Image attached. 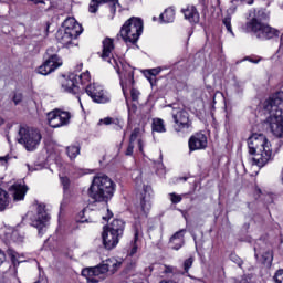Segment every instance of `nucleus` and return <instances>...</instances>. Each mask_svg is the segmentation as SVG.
Returning a JSON list of instances; mask_svg holds the SVG:
<instances>
[{
	"mask_svg": "<svg viewBox=\"0 0 283 283\" xmlns=\"http://www.w3.org/2000/svg\"><path fill=\"white\" fill-rule=\"evenodd\" d=\"M263 109L270 114L263 122L264 127L276 138H283V92H276L265 99Z\"/></svg>",
	"mask_w": 283,
	"mask_h": 283,
	"instance_id": "obj_1",
	"label": "nucleus"
},
{
	"mask_svg": "<svg viewBox=\"0 0 283 283\" xmlns=\"http://www.w3.org/2000/svg\"><path fill=\"white\" fill-rule=\"evenodd\" d=\"M112 50H114V41L109 38L104 39L102 59L103 61H108V63L113 65V67L116 70L119 76L123 94L125 95V88L133 87L135 83L134 67H132V65H129V63H127L123 57H109L112 54Z\"/></svg>",
	"mask_w": 283,
	"mask_h": 283,
	"instance_id": "obj_2",
	"label": "nucleus"
},
{
	"mask_svg": "<svg viewBox=\"0 0 283 283\" xmlns=\"http://www.w3.org/2000/svg\"><path fill=\"white\" fill-rule=\"evenodd\" d=\"M249 154L252 156V165L264 167L270 160H273V150L271 143L264 134L254 133L248 138Z\"/></svg>",
	"mask_w": 283,
	"mask_h": 283,
	"instance_id": "obj_3",
	"label": "nucleus"
},
{
	"mask_svg": "<svg viewBox=\"0 0 283 283\" xmlns=\"http://www.w3.org/2000/svg\"><path fill=\"white\" fill-rule=\"evenodd\" d=\"M114 191H116V185L105 174H97L88 188V196L94 202H109L114 198Z\"/></svg>",
	"mask_w": 283,
	"mask_h": 283,
	"instance_id": "obj_4",
	"label": "nucleus"
},
{
	"mask_svg": "<svg viewBox=\"0 0 283 283\" xmlns=\"http://www.w3.org/2000/svg\"><path fill=\"white\" fill-rule=\"evenodd\" d=\"M263 19H266V13L259 11L258 15L247 23V32H251L252 36H255L259 41H269V39L280 36V31L262 22Z\"/></svg>",
	"mask_w": 283,
	"mask_h": 283,
	"instance_id": "obj_5",
	"label": "nucleus"
},
{
	"mask_svg": "<svg viewBox=\"0 0 283 283\" xmlns=\"http://www.w3.org/2000/svg\"><path fill=\"white\" fill-rule=\"evenodd\" d=\"M123 262H119L115 258L106 259L102 264L95 268H85L82 270L83 277H86L88 283H98L101 280L105 279V273H116Z\"/></svg>",
	"mask_w": 283,
	"mask_h": 283,
	"instance_id": "obj_6",
	"label": "nucleus"
},
{
	"mask_svg": "<svg viewBox=\"0 0 283 283\" xmlns=\"http://www.w3.org/2000/svg\"><path fill=\"white\" fill-rule=\"evenodd\" d=\"M143 34V19L132 17L120 28L119 36L127 46L136 45Z\"/></svg>",
	"mask_w": 283,
	"mask_h": 283,
	"instance_id": "obj_7",
	"label": "nucleus"
},
{
	"mask_svg": "<svg viewBox=\"0 0 283 283\" xmlns=\"http://www.w3.org/2000/svg\"><path fill=\"white\" fill-rule=\"evenodd\" d=\"M88 81H90V71L81 73L80 75H77L76 73H71L69 75V78H66L62 83V90L67 94H73V96H76L81 107H83V104L81 103V95H80L81 87H78V83H81V85H85L86 83H88Z\"/></svg>",
	"mask_w": 283,
	"mask_h": 283,
	"instance_id": "obj_8",
	"label": "nucleus"
},
{
	"mask_svg": "<svg viewBox=\"0 0 283 283\" xmlns=\"http://www.w3.org/2000/svg\"><path fill=\"white\" fill-rule=\"evenodd\" d=\"M41 132L29 126H20L18 133V143L23 145L27 151H34L38 145H41Z\"/></svg>",
	"mask_w": 283,
	"mask_h": 283,
	"instance_id": "obj_9",
	"label": "nucleus"
},
{
	"mask_svg": "<svg viewBox=\"0 0 283 283\" xmlns=\"http://www.w3.org/2000/svg\"><path fill=\"white\" fill-rule=\"evenodd\" d=\"M59 49L54 46H50L46 49L44 55V63L38 67V74H42V76H48V74H52L55 70H59L61 65H63V60L57 54Z\"/></svg>",
	"mask_w": 283,
	"mask_h": 283,
	"instance_id": "obj_10",
	"label": "nucleus"
},
{
	"mask_svg": "<svg viewBox=\"0 0 283 283\" xmlns=\"http://www.w3.org/2000/svg\"><path fill=\"white\" fill-rule=\"evenodd\" d=\"M27 218H29L31 227L38 229L39 235H43L45 227L50 221V214L45 211V206L39 205L36 214L28 212Z\"/></svg>",
	"mask_w": 283,
	"mask_h": 283,
	"instance_id": "obj_11",
	"label": "nucleus"
},
{
	"mask_svg": "<svg viewBox=\"0 0 283 283\" xmlns=\"http://www.w3.org/2000/svg\"><path fill=\"white\" fill-rule=\"evenodd\" d=\"M46 118L50 127L56 129L59 127H65V125H70L72 114L67 111L55 108L54 111L48 113Z\"/></svg>",
	"mask_w": 283,
	"mask_h": 283,
	"instance_id": "obj_12",
	"label": "nucleus"
},
{
	"mask_svg": "<svg viewBox=\"0 0 283 283\" xmlns=\"http://www.w3.org/2000/svg\"><path fill=\"white\" fill-rule=\"evenodd\" d=\"M85 92L87 96L92 98L93 103H109V93L103 90V86H101V84H90L86 86Z\"/></svg>",
	"mask_w": 283,
	"mask_h": 283,
	"instance_id": "obj_13",
	"label": "nucleus"
},
{
	"mask_svg": "<svg viewBox=\"0 0 283 283\" xmlns=\"http://www.w3.org/2000/svg\"><path fill=\"white\" fill-rule=\"evenodd\" d=\"M171 116L175 123V130L182 132V129H189L191 122L189 120V113L185 109H172Z\"/></svg>",
	"mask_w": 283,
	"mask_h": 283,
	"instance_id": "obj_14",
	"label": "nucleus"
},
{
	"mask_svg": "<svg viewBox=\"0 0 283 283\" xmlns=\"http://www.w3.org/2000/svg\"><path fill=\"white\" fill-rule=\"evenodd\" d=\"M151 198H154L151 186H144L139 199V207L143 216H147L151 210Z\"/></svg>",
	"mask_w": 283,
	"mask_h": 283,
	"instance_id": "obj_15",
	"label": "nucleus"
},
{
	"mask_svg": "<svg viewBox=\"0 0 283 283\" xmlns=\"http://www.w3.org/2000/svg\"><path fill=\"white\" fill-rule=\"evenodd\" d=\"M208 140L205 133H196L188 140L189 151H199L201 149H207Z\"/></svg>",
	"mask_w": 283,
	"mask_h": 283,
	"instance_id": "obj_16",
	"label": "nucleus"
},
{
	"mask_svg": "<svg viewBox=\"0 0 283 283\" xmlns=\"http://www.w3.org/2000/svg\"><path fill=\"white\" fill-rule=\"evenodd\" d=\"M254 258L265 266H271V263L273 262V252H271V250H264V247H260V243H255Z\"/></svg>",
	"mask_w": 283,
	"mask_h": 283,
	"instance_id": "obj_17",
	"label": "nucleus"
},
{
	"mask_svg": "<svg viewBox=\"0 0 283 283\" xmlns=\"http://www.w3.org/2000/svg\"><path fill=\"white\" fill-rule=\"evenodd\" d=\"M56 39L59 43H61L64 48H73V41H76V39H78V31H60L56 34Z\"/></svg>",
	"mask_w": 283,
	"mask_h": 283,
	"instance_id": "obj_18",
	"label": "nucleus"
},
{
	"mask_svg": "<svg viewBox=\"0 0 283 283\" xmlns=\"http://www.w3.org/2000/svg\"><path fill=\"white\" fill-rule=\"evenodd\" d=\"M120 238L123 237H118V234H115L114 232L106 230V227H104V231L102 233V240H103V245L108 251H112V249H115V247L118 245V242H120Z\"/></svg>",
	"mask_w": 283,
	"mask_h": 283,
	"instance_id": "obj_19",
	"label": "nucleus"
},
{
	"mask_svg": "<svg viewBox=\"0 0 283 283\" xmlns=\"http://www.w3.org/2000/svg\"><path fill=\"white\" fill-rule=\"evenodd\" d=\"M187 233L186 229H181L177 231L171 238H170V249L174 251H180L182 247H185V234Z\"/></svg>",
	"mask_w": 283,
	"mask_h": 283,
	"instance_id": "obj_20",
	"label": "nucleus"
},
{
	"mask_svg": "<svg viewBox=\"0 0 283 283\" xmlns=\"http://www.w3.org/2000/svg\"><path fill=\"white\" fill-rule=\"evenodd\" d=\"M10 191H12L13 200L21 201L24 200L28 193V186L23 185V182H15L10 187Z\"/></svg>",
	"mask_w": 283,
	"mask_h": 283,
	"instance_id": "obj_21",
	"label": "nucleus"
},
{
	"mask_svg": "<svg viewBox=\"0 0 283 283\" xmlns=\"http://www.w3.org/2000/svg\"><path fill=\"white\" fill-rule=\"evenodd\" d=\"M62 28L64 29V32H77L78 36L83 34V27L76 22V19L74 18H67L64 20Z\"/></svg>",
	"mask_w": 283,
	"mask_h": 283,
	"instance_id": "obj_22",
	"label": "nucleus"
},
{
	"mask_svg": "<svg viewBox=\"0 0 283 283\" xmlns=\"http://www.w3.org/2000/svg\"><path fill=\"white\" fill-rule=\"evenodd\" d=\"M108 231H111V233H115L117 238H123V234L125 233V221L122 219L113 220L108 226Z\"/></svg>",
	"mask_w": 283,
	"mask_h": 283,
	"instance_id": "obj_23",
	"label": "nucleus"
},
{
	"mask_svg": "<svg viewBox=\"0 0 283 283\" xmlns=\"http://www.w3.org/2000/svg\"><path fill=\"white\" fill-rule=\"evenodd\" d=\"M181 12L190 23H198L200 21V13H198V9L193 6L182 9Z\"/></svg>",
	"mask_w": 283,
	"mask_h": 283,
	"instance_id": "obj_24",
	"label": "nucleus"
},
{
	"mask_svg": "<svg viewBox=\"0 0 283 283\" xmlns=\"http://www.w3.org/2000/svg\"><path fill=\"white\" fill-rule=\"evenodd\" d=\"M102 123L103 125H114V129H117V130L123 129V126L125 125V122H123V119L118 117H106L99 120V125Z\"/></svg>",
	"mask_w": 283,
	"mask_h": 283,
	"instance_id": "obj_25",
	"label": "nucleus"
},
{
	"mask_svg": "<svg viewBox=\"0 0 283 283\" xmlns=\"http://www.w3.org/2000/svg\"><path fill=\"white\" fill-rule=\"evenodd\" d=\"M159 19L161 23H174L176 21V10L174 8L166 9L160 15Z\"/></svg>",
	"mask_w": 283,
	"mask_h": 283,
	"instance_id": "obj_26",
	"label": "nucleus"
},
{
	"mask_svg": "<svg viewBox=\"0 0 283 283\" xmlns=\"http://www.w3.org/2000/svg\"><path fill=\"white\" fill-rule=\"evenodd\" d=\"M8 207H10V195L3 188H0V213L6 211Z\"/></svg>",
	"mask_w": 283,
	"mask_h": 283,
	"instance_id": "obj_27",
	"label": "nucleus"
},
{
	"mask_svg": "<svg viewBox=\"0 0 283 283\" xmlns=\"http://www.w3.org/2000/svg\"><path fill=\"white\" fill-rule=\"evenodd\" d=\"M90 213H92V216H94V211H92V209L90 208H84L82 210V212H80V222L85 223V222H96V220L92 217H90Z\"/></svg>",
	"mask_w": 283,
	"mask_h": 283,
	"instance_id": "obj_28",
	"label": "nucleus"
},
{
	"mask_svg": "<svg viewBox=\"0 0 283 283\" xmlns=\"http://www.w3.org/2000/svg\"><path fill=\"white\" fill-rule=\"evenodd\" d=\"M138 235H140V231L138 229H135L134 240L132 241V248L128 251V255L130 258H134V255L138 253Z\"/></svg>",
	"mask_w": 283,
	"mask_h": 283,
	"instance_id": "obj_29",
	"label": "nucleus"
},
{
	"mask_svg": "<svg viewBox=\"0 0 283 283\" xmlns=\"http://www.w3.org/2000/svg\"><path fill=\"white\" fill-rule=\"evenodd\" d=\"M153 132H157L158 134H163L167 132L165 128V122L160 118H156L153 120Z\"/></svg>",
	"mask_w": 283,
	"mask_h": 283,
	"instance_id": "obj_30",
	"label": "nucleus"
},
{
	"mask_svg": "<svg viewBox=\"0 0 283 283\" xmlns=\"http://www.w3.org/2000/svg\"><path fill=\"white\" fill-rule=\"evenodd\" d=\"M66 154L70 160H74L78 154H81V146H69L66 147Z\"/></svg>",
	"mask_w": 283,
	"mask_h": 283,
	"instance_id": "obj_31",
	"label": "nucleus"
},
{
	"mask_svg": "<svg viewBox=\"0 0 283 283\" xmlns=\"http://www.w3.org/2000/svg\"><path fill=\"white\" fill-rule=\"evenodd\" d=\"M222 23L227 30V32L229 34H231V36H235V33H233V28L231 27V15H226L223 19H222Z\"/></svg>",
	"mask_w": 283,
	"mask_h": 283,
	"instance_id": "obj_32",
	"label": "nucleus"
},
{
	"mask_svg": "<svg viewBox=\"0 0 283 283\" xmlns=\"http://www.w3.org/2000/svg\"><path fill=\"white\" fill-rule=\"evenodd\" d=\"M195 258L190 256L188 259H186L182 263V269H184V273L182 275L189 273V269H191L193 266V262H195Z\"/></svg>",
	"mask_w": 283,
	"mask_h": 283,
	"instance_id": "obj_33",
	"label": "nucleus"
},
{
	"mask_svg": "<svg viewBox=\"0 0 283 283\" xmlns=\"http://www.w3.org/2000/svg\"><path fill=\"white\" fill-rule=\"evenodd\" d=\"M102 3H108L112 14L116 13V8H120L118 0H99Z\"/></svg>",
	"mask_w": 283,
	"mask_h": 283,
	"instance_id": "obj_34",
	"label": "nucleus"
},
{
	"mask_svg": "<svg viewBox=\"0 0 283 283\" xmlns=\"http://www.w3.org/2000/svg\"><path fill=\"white\" fill-rule=\"evenodd\" d=\"M101 0H91L88 4V12H91L92 14H96V12H98V6H101Z\"/></svg>",
	"mask_w": 283,
	"mask_h": 283,
	"instance_id": "obj_35",
	"label": "nucleus"
},
{
	"mask_svg": "<svg viewBox=\"0 0 283 283\" xmlns=\"http://www.w3.org/2000/svg\"><path fill=\"white\" fill-rule=\"evenodd\" d=\"M12 280H17V276H11L10 272H6L0 276V283H12Z\"/></svg>",
	"mask_w": 283,
	"mask_h": 283,
	"instance_id": "obj_36",
	"label": "nucleus"
},
{
	"mask_svg": "<svg viewBox=\"0 0 283 283\" xmlns=\"http://www.w3.org/2000/svg\"><path fill=\"white\" fill-rule=\"evenodd\" d=\"M230 260L231 262H234V264H237L240 269H242V264H244V261H242V259L238 256V254H230Z\"/></svg>",
	"mask_w": 283,
	"mask_h": 283,
	"instance_id": "obj_37",
	"label": "nucleus"
},
{
	"mask_svg": "<svg viewBox=\"0 0 283 283\" xmlns=\"http://www.w3.org/2000/svg\"><path fill=\"white\" fill-rule=\"evenodd\" d=\"M61 185L63 187L64 193H67L70 191V178L67 177H61Z\"/></svg>",
	"mask_w": 283,
	"mask_h": 283,
	"instance_id": "obj_38",
	"label": "nucleus"
},
{
	"mask_svg": "<svg viewBox=\"0 0 283 283\" xmlns=\"http://www.w3.org/2000/svg\"><path fill=\"white\" fill-rule=\"evenodd\" d=\"M138 136H140V128H134L129 137V143L136 144V140H138Z\"/></svg>",
	"mask_w": 283,
	"mask_h": 283,
	"instance_id": "obj_39",
	"label": "nucleus"
},
{
	"mask_svg": "<svg viewBox=\"0 0 283 283\" xmlns=\"http://www.w3.org/2000/svg\"><path fill=\"white\" fill-rule=\"evenodd\" d=\"M170 200L172 205H178L179 202H182V197L180 195H177L175 192L169 193Z\"/></svg>",
	"mask_w": 283,
	"mask_h": 283,
	"instance_id": "obj_40",
	"label": "nucleus"
},
{
	"mask_svg": "<svg viewBox=\"0 0 283 283\" xmlns=\"http://www.w3.org/2000/svg\"><path fill=\"white\" fill-rule=\"evenodd\" d=\"M273 280L274 283H283V269L275 272Z\"/></svg>",
	"mask_w": 283,
	"mask_h": 283,
	"instance_id": "obj_41",
	"label": "nucleus"
},
{
	"mask_svg": "<svg viewBox=\"0 0 283 283\" xmlns=\"http://www.w3.org/2000/svg\"><path fill=\"white\" fill-rule=\"evenodd\" d=\"M8 255L11 258V261L14 264V272L17 273V253L14 252V250L9 249Z\"/></svg>",
	"mask_w": 283,
	"mask_h": 283,
	"instance_id": "obj_42",
	"label": "nucleus"
},
{
	"mask_svg": "<svg viewBox=\"0 0 283 283\" xmlns=\"http://www.w3.org/2000/svg\"><path fill=\"white\" fill-rule=\"evenodd\" d=\"M12 101H13L14 105H20L23 101V94L14 93Z\"/></svg>",
	"mask_w": 283,
	"mask_h": 283,
	"instance_id": "obj_43",
	"label": "nucleus"
},
{
	"mask_svg": "<svg viewBox=\"0 0 283 283\" xmlns=\"http://www.w3.org/2000/svg\"><path fill=\"white\" fill-rule=\"evenodd\" d=\"M134 147H136V144L134 142H129L125 156H134Z\"/></svg>",
	"mask_w": 283,
	"mask_h": 283,
	"instance_id": "obj_44",
	"label": "nucleus"
},
{
	"mask_svg": "<svg viewBox=\"0 0 283 283\" xmlns=\"http://www.w3.org/2000/svg\"><path fill=\"white\" fill-rule=\"evenodd\" d=\"M140 96V92L136 88L130 90V97L132 101H138V97Z\"/></svg>",
	"mask_w": 283,
	"mask_h": 283,
	"instance_id": "obj_45",
	"label": "nucleus"
},
{
	"mask_svg": "<svg viewBox=\"0 0 283 283\" xmlns=\"http://www.w3.org/2000/svg\"><path fill=\"white\" fill-rule=\"evenodd\" d=\"M153 272H154V265H148L147 268H145L144 270L145 277H149Z\"/></svg>",
	"mask_w": 283,
	"mask_h": 283,
	"instance_id": "obj_46",
	"label": "nucleus"
},
{
	"mask_svg": "<svg viewBox=\"0 0 283 283\" xmlns=\"http://www.w3.org/2000/svg\"><path fill=\"white\" fill-rule=\"evenodd\" d=\"M137 146L140 154H145V142L143 139H137Z\"/></svg>",
	"mask_w": 283,
	"mask_h": 283,
	"instance_id": "obj_47",
	"label": "nucleus"
},
{
	"mask_svg": "<svg viewBox=\"0 0 283 283\" xmlns=\"http://www.w3.org/2000/svg\"><path fill=\"white\" fill-rule=\"evenodd\" d=\"M113 217H114V213L109 209H107V216L103 217V220L107 222Z\"/></svg>",
	"mask_w": 283,
	"mask_h": 283,
	"instance_id": "obj_48",
	"label": "nucleus"
},
{
	"mask_svg": "<svg viewBox=\"0 0 283 283\" xmlns=\"http://www.w3.org/2000/svg\"><path fill=\"white\" fill-rule=\"evenodd\" d=\"M6 262V253H0V266Z\"/></svg>",
	"mask_w": 283,
	"mask_h": 283,
	"instance_id": "obj_49",
	"label": "nucleus"
},
{
	"mask_svg": "<svg viewBox=\"0 0 283 283\" xmlns=\"http://www.w3.org/2000/svg\"><path fill=\"white\" fill-rule=\"evenodd\" d=\"M8 156L0 157V163H2V165H6V163H8Z\"/></svg>",
	"mask_w": 283,
	"mask_h": 283,
	"instance_id": "obj_50",
	"label": "nucleus"
},
{
	"mask_svg": "<svg viewBox=\"0 0 283 283\" xmlns=\"http://www.w3.org/2000/svg\"><path fill=\"white\" fill-rule=\"evenodd\" d=\"M81 70H83V63L76 65L75 72H81Z\"/></svg>",
	"mask_w": 283,
	"mask_h": 283,
	"instance_id": "obj_51",
	"label": "nucleus"
},
{
	"mask_svg": "<svg viewBox=\"0 0 283 283\" xmlns=\"http://www.w3.org/2000/svg\"><path fill=\"white\" fill-rule=\"evenodd\" d=\"M247 61H250V63H255L258 64L260 62V59L259 60H254L252 57H247Z\"/></svg>",
	"mask_w": 283,
	"mask_h": 283,
	"instance_id": "obj_52",
	"label": "nucleus"
},
{
	"mask_svg": "<svg viewBox=\"0 0 283 283\" xmlns=\"http://www.w3.org/2000/svg\"><path fill=\"white\" fill-rule=\"evenodd\" d=\"M151 74H153V76H156V74H160V70H158V69H153V70H151Z\"/></svg>",
	"mask_w": 283,
	"mask_h": 283,
	"instance_id": "obj_53",
	"label": "nucleus"
},
{
	"mask_svg": "<svg viewBox=\"0 0 283 283\" xmlns=\"http://www.w3.org/2000/svg\"><path fill=\"white\" fill-rule=\"evenodd\" d=\"M242 3H248V6H253V0H240Z\"/></svg>",
	"mask_w": 283,
	"mask_h": 283,
	"instance_id": "obj_54",
	"label": "nucleus"
},
{
	"mask_svg": "<svg viewBox=\"0 0 283 283\" xmlns=\"http://www.w3.org/2000/svg\"><path fill=\"white\" fill-rule=\"evenodd\" d=\"M27 167H28L29 171H31V172L38 170L36 167H32V166H30V165H27Z\"/></svg>",
	"mask_w": 283,
	"mask_h": 283,
	"instance_id": "obj_55",
	"label": "nucleus"
},
{
	"mask_svg": "<svg viewBox=\"0 0 283 283\" xmlns=\"http://www.w3.org/2000/svg\"><path fill=\"white\" fill-rule=\"evenodd\" d=\"M132 109H133V112H136V106L128 107V114H129V116L132 115Z\"/></svg>",
	"mask_w": 283,
	"mask_h": 283,
	"instance_id": "obj_56",
	"label": "nucleus"
},
{
	"mask_svg": "<svg viewBox=\"0 0 283 283\" xmlns=\"http://www.w3.org/2000/svg\"><path fill=\"white\" fill-rule=\"evenodd\" d=\"M164 272H165V273H171V268H169V266H165Z\"/></svg>",
	"mask_w": 283,
	"mask_h": 283,
	"instance_id": "obj_57",
	"label": "nucleus"
},
{
	"mask_svg": "<svg viewBox=\"0 0 283 283\" xmlns=\"http://www.w3.org/2000/svg\"><path fill=\"white\" fill-rule=\"evenodd\" d=\"M33 2L38 6V3H43V0H33Z\"/></svg>",
	"mask_w": 283,
	"mask_h": 283,
	"instance_id": "obj_58",
	"label": "nucleus"
},
{
	"mask_svg": "<svg viewBox=\"0 0 283 283\" xmlns=\"http://www.w3.org/2000/svg\"><path fill=\"white\" fill-rule=\"evenodd\" d=\"M277 145H279V147H282V145H283V140H282V139H280V140L277 142Z\"/></svg>",
	"mask_w": 283,
	"mask_h": 283,
	"instance_id": "obj_59",
	"label": "nucleus"
},
{
	"mask_svg": "<svg viewBox=\"0 0 283 283\" xmlns=\"http://www.w3.org/2000/svg\"><path fill=\"white\" fill-rule=\"evenodd\" d=\"M160 283H176L174 281H161Z\"/></svg>",
	"mask_w": 283,
	"mask_h": 283,
	"instance_id": "obj_60",
	"label": "nucleus"
},
{
	"mask_svg": "<svg viewBox=\"0 0 283 283\" xmlns=\"http://www.w3.org/2000/svg\"><path fill=\"white\" fill-rule=\"evenodd\" d=\"M6 122L3 120V118L0 117V127L1 125H3Z\"/></svg>",
	"mask_w": 283,
	"mask_h": 283,
	"instance_id": "obj_61",
	"label": "nucleus"
},
{
	"mask_svg": "<svg viewBox=\"0 0 283 283\" xmlns=\"http://www.w3.org/2000/svg\"><path fill=\"white\" fill-rule=\"evenodd\" d=\"M159 163H163V153L159 155Z\"/></svg>",
	"mask_w": 283,
	"mask_h": 283,
	"instance_id": "obj_62",
	"label": "nucleus"
},
{
	"mask_svg": "<svg viewBox=\"0 0 283 283\" xmlns=\"http://www.w3.org/2000/svg\"><path fill=\"white\" fill-rule=\"evenodd\" d=\"M282 41H283V34L281 35V45H282Z\"/></svg>",
	"mask_w": 283,
	"mask_h": 283,
	"instance_id": "obj_63",
	"label": "nucleus"
},
{
	"mask_svg": "<svg viewBox=\"0 0 283 283\" xmlns=\"http://www.w3.org/2000/svg\"><path fill=\"white\" fill-rule=\"evenodd\" d=\"M182 180L187 181V177H182Z\"/></svg>",
	"mask_w": 283,
	"mask_h": 283,
	"instance_id": "obj_64",
	"label": "nucleus"
}]
</instances>
